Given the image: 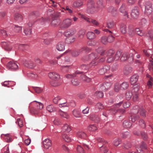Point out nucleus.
Wrapping results in <instances>:
<instances>
[{"label": "nucleus", "instance_id": "obj_14", "mask_svg": "<svg viewBox=\"0 0 153 153\" xmlns=\"http://www.w3.org/2000/svg\"><path fill=\"white\" fill-rule=\"evenodd\" d=\"M76 32V30L74 29H69L65 32L64 35L66 36L69 37L73 36Z\"/></svg>", "mask_w": 153, "mask_h": 153}, {"label": "nucleus", "instance_id": "obj_34", "mask_svg": "<svg viewBox=\"0 0 153 153\" xmlns=\"http://www.w3.org/2000/svg\"><path fill=\"white\" fill-rule=\"evenodd\" d=\"M77 136L78 138L84 139L86 137L87 135L85 132L81 131L77 132Z\"/></svg>", "mask_w": 153, "mask_h": 153}, {"label": "nucleus", "instance_id": "obj_27", "mask_svg": "<svg viewBox=\"0 0 153 153\" xmlns=\"http://www.w3.org/2000/svg\"><path fill=\"white\" fill-rule=\"evenodd\" d=\"M139 117L138 114H133L131 115L129 117V121H131L132 122H134L137 119H139Z\"/></svg>", "mask_w": 153, "mask_h": 153}, {"label": "nucleus", "instance_id": "obj_38", "mask_svg": "<svg viewBox=\"0 0 153 153\" xmlns=\"http://www.w3.org/2000/svg\"><path fill=\"white\" fill-rule=\"evenodd\" d=\"M132 123L128 120L124 121L123 123V127L126 128H128L131 126Z\"/></svg>", "mask_w": 153, "mask_h": 153}, {"label": "nucleus", "instance_id": "obj_20", "mask_svg": "<svg viewBox=\"0 0 153 153\" xmlns=\"http://www.w3.org/2000/svg\"><path fill=\"white\" fill-rule=\"evenodd\" d=\"M126 8V5L125 4H123L120 7L119 10L120 12L124 14V16L126 18H128V16L127 12L125 10Z\"/></svg>", "mask_w": 153, "mask_h": 153}, {"label": "nucleus", "instance_id": "obj_16", "mask_svg": "<svg viewBox=\"0 0 153 153\" xmlns=\"http://www.w3.org/2000/svg\"><path fill=\"white\" fill-rule=\"evenodd\" d=\"M49 77L53 79L58 80L59 79V75L55 72H51L48 74Z\"/></svg>", "mask_w": 153, "mask_h": 153}, {"label": "nucleus", "instance_id": "obj_18", "mask_svg": "<svg viewBox=\"0 0 153 153\" xmlns=\"http://www.w3.org/2000/svg\"><path fill=\"white\" fill-rule=\"evenodd\" d=\"M97 140L99 142H102L103 143V145L100 147V150H102L103 149V152L104 153H106L108 151V149L106 148V146L104 145V143H105V142H103V139L101 138H99L97 139Z\"/></svg>", "mask_w": 153, "mask_h": 153}, {"label": "nucleus", "instance_id": "obj_10", "mask_svg": "<svg viewBox=\"0 0 153 153\" xmlns=\"http://www.w3.org/2000/svg\"><path fill=\"white\" fill-rule=\"evenodd\" d=\"M96 51L97 53V54L94 53L95 55H97L98 57H103L105 53V50L102 47H100L96 49Z\"/></svg>", "mask_w": 153, "mask_h": 153}, {"label": "nucleus", "instance_id": "obj_28", "mask_svg": "<svg viewBox=\"0 0 153 153\" xmlns=\"http://www.w3.org/2000/svg\"><path fill=\"white\" fill-rule=\"evenodd\" d=\"M1 45L5 50L9 51L11 50L12 49V47L8 43H7L5 42H3L2 43Z\"/></svg>", "mask_w": 153, "mask_h": 153}, {"label": "nucleus", "instance_id": "obj_44", "mask_svg": "<svg viewBox=\"0 0 153 153\" xmlns=\"http://www.w3.org/2000/svg\"><path fill=\"white\" fill-rule=\"evenodd\" d=\"M83 2L81 0L76 1L74 3L73 5L74 7H78L83 4Z\"/></svg>", "mask_w": 153, "mask_h": 153}, {"label": "nucleus", "instance_id": "obj_62", "mask_svg": "<svg viewBox=\"0 0 153 153\" xmlns=\"http://www.w3.org/2000/svg\"><path fill=\"white\" fill-rule=\"evenodd\" d=\"M121 87L120 85L118 83H116L114 86V91L116 92L119 91Z\"/></svg>", "mask_w": 153, "mask_h": 153}, {"label": "nucleus", "instance_id": "obj_40", "mask_svg": "<svg viewBox=\"0 0 153 153\" xmlns=\"http://www.w3.org/2000/svg\"><path fill=\"white\" fill-rule=\"evenodd\" d=\"M87 35L88 38L89 39H93L96 37L94 33L92 32H88Z\"/></svg>", "mask_w": 153, "mask_h": 153}, {"label": "nucleus", "instance_id": "obj_39", "mask_svg": "<svg viewBox=\"0 0 153 153\" xmlns=\"http://www.w3.org/2000/svg\"><path fill=\"white\" fill-rule=\"evenodd\" d=\"M85 33V31L84 30H80L77 33L78 37L80 39L83 38Z\"/></svg>", "mask_w": 153, "mask_h": 153}, {"label": "nucleus", "instance_id": "obj_5", "mask_svg": "<svg viewBox=\"0 0 153 153\" xmlns=\"http://www.w3.org/2000/svg\"><path fill=\"white\" fill-rule=\"evenodd\" d=\"M139 11L138 8L137 7H134L131 10V16L132 18L137 19L139 15Z\"/></svg>", "mask_w": 153, "mask_h": 153}, {"label": "nucleus", "instance_id": "obj_57", "mask_svg": "<svg viewBox=\"0 0 153 153\" xmlns=\"http://www.w3.org/2000/svg\"><path fill=\"white\" fill-rule=\"evenodd\" d=\"M114 26V23L113 21H110L107 22V26L108 28H112Z\"/></svg>", "mask_w": 153, "mask_h": 153}, {"label": "nucleus", "instance_id": "obj_41", "mask_svg": "<svg viewBox=\"0 0 153 153\" xmlns=\"http://www.w3.org/2000/svg\"><path fill=\"white\" fill-rule=\"evenodd\" d=\"M62 137L64 141L68 142H70L72 140L71 138L68 135L65 134L62 135Z\"/></svg>", "mask_w": 153, "mask_h": 153}, {"label": "nucleus", "instance_id": "obj_22", "mask_svg": "<svg viewBox=\"0 0 153 153\" xmlns=\"http://www.w3.org/2000/svg\"><path fill=\"white\" fill-rule=\"evenodd\" d=\"M46 109L48 112L51 113L56 111V108L52 104L48 105L46 107Z\"/></svg>", "mask_w": 153, "mask_h": 153}, {"label": "nucleus", "instance_id": "obj_32", "mask_svg": "<svg viewBox=\"0 0 153 153\" xmlns=\"http://www.w3.org/2000/svg\"><path fill=\"white\" fill-rule=\"evenodd\" d=\"M132 71V68L129 66L125 67L123 69V73L124 74L128 75L130 74Z\"/></svg>", "mask_w": 153, "mask_h": 153}, {"label": "nucleus", "instance_id": "obj_2", "mask_svg": "<svg viewBox=\"0 0 153 153\" xmlns=\"http://www.w3.org/2000/svg\"><path fill=\"white\" fill-rule=\"evenodd\" d=\"M72 20L69 18L64 20L60 26V27L62 29H65L70 27L72 25Z\"/></svg>", "mask_w": 153, "mask_h": 153}, {"label": "nucleus", "instance_id": "obj_49", "mask_svg": "<svg viewBox=\"0 0 153 153\" xmlns=\"http://www.w3.org/2000/svg\"><path fill=\"white\" fill-rule=\"evenodd\" d=\"M59 23V20L57 19H54L51 22V25L53 27H56L57 26Z\"/></svg>", "mask_w": 153, "mask_h": 153}, {"label": "nucleus", "instance_id": "obj_51", "mask_svg": "<svg viewBox=\"0 0 153 153\" xmlns=\"http://www.w3.org/2000/svg\"><path fill=\"white\" fill-rule=\"evenodd\" d=\"M71 67L68 65H64L62 66L61 69L63 72H66L68 71L70 69Z\"/></svg>", "mask_w": 153, "mask_h": 153}, {"label": "nucleus", "instance_id": "obj_37", "mask_svg": "<svg viewBox=\"0 0 153 153\" xmlns=\"http://www.w3.org/2000/svg\"><path fill=\"white\" fill-rule=\"evenodd\" d=\"M58 113L60 116L63 117L66 119H68L69 117V115L66 112H63L60 110L58 111Z\"/></svg>", "mask_w": 153, "mask_h": 153}, {"label": "nucleus", "instance_id": "obj_30", "mask_svg": "<svg viewBox=\"0 0 153 153\" xmlns=\"http://www.w3.org/2000/svg\"><path fill=\"white\" fill-rule=\"evenodd\" d=\"M33 102H34V103L33 104V105L35 107H37L39 110L41 109L44 107L43 104L41 102H38L37 101H34Z\"/></svg>", "mask_w": 153, "mask_h": 153}, {"label": "nucleus", "instance_id": "obj_9", "mask_svg": "<svg viewBox=\"0 0 153 153\" xmlns=\"http://www.w3.org/2000/svg\"><path fill=\"white\" fill-rule=\"evenodd\" d=\"M7 67L11 70H16L18 68V66L16 63L13 61H11L7 64Z\"/></svg>", "mask_w": 153, "mask_h": 153}, {"label": "nucleus", "instance_id": "obj_17", "mask_svg": "<svg viewBox=\"0 0 153 153\" xmlns=\"http://www.w3.org/2000/svg\"><path fill=\"white\" fill-rule=\"evenodd\" d=\"M146 149V144L144 143L143 142L142 143L140 147L137 148V151L138 153H143V150Z\"/></svg>", "mask_w": 153, "mask_h": 153}, {"label": "nucleus", "instance_id": "obj_7", "mask_svg": "<svg viewBox=\"0 0 153 153\" xmlns=\"http://www.w3.org/2000/svg\"><path fill=\"white\" fill-rule=\"evenodd\" d=\"M134 110L137 109L138 112L137 114H140V115L143 117L146 116L145 111L142 107H139L136 105L134 108Z\"/></svg>", "mask_w": 153, "mask_h": 153}, {"label": "nucleus", "instance_id": "obj_64", "mask_svg": "<svg viewBox=\"0 0 153 153\" xmlns=\"http://www.w3.org/2000/svg\"><path fill=\"white\" fill-rule=\"evenodd\" d=\"M71 83L73 85L75 86L78 85L79 83V82L78 80L76 79H72L71 81Z\"/></svg>", "mask_w": 153, "mask_h": 153}, {"label": "nucleus", "instance_id": "obj_23", "mask_svg": "<svg viewBox=\"0 0 153 153\" xmlns=\"http://www.w3.org/2000/svg\"><path fill=\"white\" fill-rule=\"evenodd\" d=\"M110 69V67L108 66H105L101 68L99 71V73L100 74L103 75L106 73Z\"/></svg>", "mask_w": 153, "mask_h": 153}, {"label": "nucleus", "instance_id": "obj_21", "mask_svg": "<svg viewBox=\"0 0 153 153\" xmlns=\"http://www.w3.org/2000/svg\"><path fill=\"white\" fill-rule=\"evenodd\" d=\"M138 78V76L136 74L132 75L130 79V83L132 85L135 84L137 82Z\"/></svg>", "mask_w": 153, "mask_h": 153}, {"label": "nucleus", "instance_id": "obj_19", "mask_svg": "<svg viewBox=\"0 0 153 153\" xmlns=\"http://www.w3.org/2000/svg\"><path fill=\"white\" fill-rule=\"evenodd\" d=\"M65 43L63 42H59L56 45V48L57 50L59 51H62L64 50L65 49Z\"/></svg>", "mask_w": 153, "mask_h": 153}, {"label": "nucleus", "instance_id": "obj_13", "mask_svg": "<svg viewBox=\"0 0 153 153\" xmlns=\"http://www.w3.org/2000/svg\"><path fill=\"white\" fill-rule=\"evenodd\" d=\"M23 64L24 66L30 68H33L34 67L32 61L29 60H25Z\"/></svg>", "mask_w": 153, "mask_h": 153}, {"label": "nucleus", "instance_id": "obj_8", "mask_svg": "<svg viewBox=\"0 0 153 153\" xmlns=\"http://www.w3.org/2000/svg\"><path fill=\"white\" fill-rule=\"evenodd\" d=\"M123 102H120L118 103H117L115 107L114 110H113L112 109L111 110L112 111V113L113 114H114L117 112H120L122 113H124L125 112V110L124 109H119L118 108L120 107L122 104Z\"/></svg>", "mask_w": 153, "mask_h": 153}, {"label": "nucleus", "instance_id": "obj_45", "mask_svg": "<svg viewBox=\"0 0 153 153\" xmlns=\"http://www.w3.org/2000/svg\"><path fill=\"white\" fill-rule=\"evenodd\" d=\"M79 14L80 16V17L81 18L84 19L88 23H91V20L92 19L89 18L86 16L85 15L81 14V13H79Z\"/></svg>", "mask_w": 153, "mask_h": 153}, {"label": "nucleus", "instance_id": "obj_58", "mask_svg": "<svg viewBox=\"0 0 153 153\" xmlns=\"http://www.w3.org/2000/svg\"><path fill=\"white\" fill-rule=\"evenodd\" d=\"M24 32L26 35L29 36L31 34V30L30 29H26L24 30Z\"/></svg>", "mask_w": 153, "mask_h": 153}, {"label": "nucleus", "instance_id": "obj_56", "mask_svg": "<svg viewBox=\"0 0 153 153\" xmlns=\"http://www.w3.org/2000/svg\"><path fill=\"white\" fill-rule=\"evenodd\" d=\"M139 85L138 84H136L133 86V92L135 93H137L139 91Z\"/></svg>", "mask_w": 153, "mask_h": 153}, {"label": "nucleus", "instance_id": "obj_1", "mask_svg": "<svg viewBox=\"0 0 153 153\" xmlns=\"http://www.w3.org/2000/svg\"><path fill=\"white\" fill-rule=\"evenodd\" d=\"M102 0H98L97 2V6L95 7L92 1L88 2L87 4V11L88 13H93L99 11H101L104 8Z\"/></svg>", "mask_w": 153, "mask_h": 153}, {"label": "nucleus", "instance_id": "obj_46", "mask_svg": "<svg viewBox=\"0 0 153 153\" xmlns=\"http://www.w3.org/2000/svg\"><path fill=\"white\" fill-rule=\"evenodd\" d=\"M80 79L83 81H85L87 82H89L91 80V79L87 77L85 75H82L80 76Z\"/></svg>", "mask_w": 153, "mask_h": 153}, {"label": "nucleus", "instance_id": "obj_59", "mask_svg": "<svg viewBox=\"0 0 153 153\" xmlns=\"http://www.w3.org/2000/svg\"><path fill=\"white\" fill-rule=\"evenodd\" d=\"M89 66L85 65H82L80 66V68L83 71H87L89 68Z\"/></svg>", "mask_w": 153, "mask_h": 153}, {"label": "nucleus", "instance_id": "obj_48", "mask_svg": "<svg viewBox=\"0 0 153 153\" xmlns=\"http://www.w3.org/2000/svg\"><path fill=\"white\" fill-rule=\"evenodd\" d=\"M126 27L125 25L122 24L120 25V31L121 32L123 33H126Z\"/></svg>", "mask_w": 153, "mask_h": 153}, {"label": "nucleus", "instance_id": "obj_54", "mask_svg": "<svg viewBox=\"0 0 153 153\" xmlns=\"http://www.w3.org/2000/svg\"><path fill=\"white\" fill-rule=\"evenodd\" d=\"M101 41V42L104 45L106 44L109 42L108 40L107 39V37L106 36H104L102 37Z\"/></svg>", "mask_w": 153, "mask_h": 153}, {"label": "nucleus", "instance_id": "obj_6", "mask_svg": "<svg viewBox=\"0 0 153 153\" xmlns=\"http://www.w3.org/2000/svg\"><path fill=\"white\" fill-rule=\"evenodd\" d=\"M34 103V102H32L30 104L29 106L30 110L32 114H38L40 112L38 108H36L33 105V104Z\"/></svg>", "mask_w": 153, "mask_h": 153}, {"label": "nucleus", "instance_id": "obj_60", "mask_svg": "<svg viewBox=\"0 0 153 153\" xmlns=\"http://www.w3.org/2000/svg\"><path fill=\"white\" fill-rule=\"evenodd\" d=\"M121 87L123 89H127L128 86V84L127 82H123L121 85H120Z\"/></svg>", "mask_w": 153, "mask_h": 153}, {"label": "nucleus", "instance_id": "obj_53", "mask_svg": "<svg viewBox=\"0 0 153 153\" xmlns=\"http://www.w3.org/2000/svg\"><path fill=\"white\" fill-rule=\"evenodd\" d=\"M75 39V38L73 36L68 37L66 40L68 43H71L74 42Z\"/></svg>", "mask_w": 153, "mask_h": 153}, {"label": "nucleus", "instance_id": "obj_55", "mask_svg": "<svg viewBox=\"0 0 153 153\" xmlns=\"http://www.w3.org/2000/svg\"><path fill=\"white\" fill-rule=\"evenodd\" d=\"M121 55V52L120 51H118L117 52L114 56V60H117L119 59L120 56Z\"/></svg>", "mask_w": 153, "mask_h": 153}, {"label": "nucleus", "instance_id": "obj_42", "mask_svg": "<svg viewBox=\"0 0 153 153\" xmlns=\"http://www.w3.org/2000/svg\"><path fill=\"white\" fill-rule=\"evenodd\" d=\"M62 131H70L71 130V128L67 124H65L62 128Z\"/></svg>", "mask_w": 153, "mask_h": 153}, {"label": "nucleus", "instance_id": "obj_11", "mask_svg": "<svg viewBox=\"0 0 153 153\" xmlns=\"http://www.w3.org/2000/svg\"><path fill=\"white\" fill-rule=\"evenodd\" d=\"M50 20V18L49 17L47 18L44 19L43 17L41 18H38L37 19L35 20L36 23L37 24H40L43 25L44 24L45 21H49Z\"/></svg>", "mask_w": 153, "mask_h": 153}, {"label": "nucleus", "instance_id": "obj_29", "mask_svg": "<svg viewBox=\"0 0 153 153\" xmlns=\"http://www.w3.org/2000/svg\"><path fill=\"white\" fill-rule=\"evenodd\" d=\"M59 79H53L50 82V84L53 86H57L61 84V82L59 81Z\"/></svg>", "mask_w": 153, "mask_h": 153}, {"label": "nucleus", "instance_id": "obj_25", "mask_svg": "<svg viewBox=\"0 0 153 153\" xmlns=\"http://www.w3.org/2000/svg\"><path fill=\"white\" fill-rule=\"evenodd\" d=\"M103 30L107 32H109L110 33V34L109 35L108 37H107L109 42H113L114 40V38L112 35H111L112 33V32L107 29H104Z\"/></svg>", "mask_w": 153, "mask_h": 153}, {"label": "nucleus", "instance_id": "obj_12", "mask_svg": "<svg viewBox=\"0 0 153 153\" xmlns=\"http://www.w3.org/2000/svg\"><path fill=\"white\" fill-rule=\"evenodd\" d=\"M44 147L46 149H48L51 147L52 143L51 141L49 139H45L43 142Z\"/></svg>", "mask_w": 153, "mask_h": 153}, {"label": "nucleus", "instance_id": "obj_33", "mask_svg": "<svg viewBox=\"0 0 153 153\" xmlns=\"http://www.w3.org/2000/svg\"><path fill=\"white\" fill-rule=\"evenodd\" d=\"M14 19L19 22H21L23 19V16L19 13H16L14 16Z\"/></svg>", "mask_w": 153, "mask_h": 153}, {"label": "nucleus", "instance_id": "obj_24", "mask_svg": "<svg viewBox=\"0 0 153 153\" xmlns=\"http://www.w3.org/2000/svg\"><path fill=\"white\" fill-rule=\"evenodd\" d=\"M73 116L76 118L81 117V114L80 111L77 109H75L72 111Z\"/></svg>", "mask_w": 153, "mask_h": 153}, {"label": "nucleus", "instance_id": "obj_4", "mask_svg": "<svg viewBox=\"0 0 153 153\" xmlns=\"http://www.w3.org/2000/svg\"><path fill=\"white\" fill-rule=\"evenodd\" d=\"M145 6V14L147 16H149L151 13L152 11V4L150 2H147L146 3Z\"/></svg>", "mask_w": 153, "mask_h": 153}, {"label": "nucleus", "instance_id": "obj_26", "mask_svg": "<svg viewBox=\"0 0 153 153\" xmlns=\"http://www.w3.org/2000/svg\"><path fill=\"white\" fill-rule=\"evenodd\" d=\"M108 11L113 16H115L117 14V9L112 6L109 7L108 9Z\"/></svg>", "mask_w": 153, "mask_h": 153}, {"label": "nucleus", "instance_id": "obj_50", "mask_svg": "<svg viewBox=\"0 0 153 153\" xmlns=\"http://www.w3.org/2000/svg\"><path fill=\"white\" fill-rule=\"evenodd\" d=\"M128 53L127 52H125L123 54L121 57L120 59L122 61H124L126 60L128 58Z\"/></svg>", "mask_w": 153, "mask_h": 153}, {"label": "nucleus", "instance_id": "obj_52", "mask_svg": "<svg viewBox=\"0 0 153 153\" xmlns=\"http://www.w3.org/2000/svg\"><path fill=\"white\" fill-rule=\"evenodd\" d=\"M88 130L90 131H94L97 129V128L94 125H91L88 128Z\"/></svg>", "mask_w": 153, "mask_h": 153}, {"label": "nucleus", "instance_id": "obj_35", "mask_svg": "<svg viewBox=\"0 0 153 153\" xmlns=\"http://www.w3.org/2000/svg\"><path fill=\"white\" fill-rule=\"evenodd\" d=\"M111 83H104L103 85L101 86V89L103 91H105L111 87Z\"/></svg>", "mask_w": 153, "mask_h": 153}, {"label": "nucleus", "instance_id": "obj_3", "mask_svg": "<svg viewBox=\"0 0 153 153\" xmlns=\"http://www.w3.org/2000/svg\"><path fill=\"white\" fill-rule=\"evenodd\" d=\"M95 56V58L91 59V60L92 61L90 63V65L91 66L96 65L98 64L99 62H102L105 60V58L103 57H98L97 55H96Z\"/></svg>", "mask_w": 153, "mask_h": 153}, {"label": "nucleus", "instance_id": "obj_31", "mask_svg": "<svg viewBox=\"0 0 153 153\" xmlns=\"http://www.w3.org/2000/svg\"><path fill=\"white\" fill-rule=\"evenodd\" d=\"M90 119L96 123H98L100 120V118L99 117L95 114L91 115L90 116Z\"/></svg>", "mask_w": 153, "mask_h": 153}, {"label": "nucleus", "instance_id": "obj_15", "mask_svg": "<svg viewBox=\"0 0 153 153\" xmlns=\"http://www.w3.org/2000/svg\"><path fill=\"white\" fill-rule=\"evenodd\" d=\"M95 56L94 53H93L87 56H84L82 58V60L84 61L91 60V59L95 58Z\"/></svg>", "mask_w": 153, "mask_h": 153}, {"label": "nucleus", "instance_id": "obj_47", "mask_svg": "<svg viewBox=\"0 0 153 153\" xmlns=\"http://www.w3.org/2000/svg\"><path fill=\"white\" fill-rule=\"evenodd\" d=\"M82 52L80 51V49L73 51L71 52V55L73 56L76 57L78 56Z\"/></svg>", "mask_w": 153, "mask_h": 153}, {"label": "nucleus", "instance_id": "obj_61", "mask_svg": "<svg viewBox=\"0 0 153 153\" xmlns=\"http://www.w3.org/2000/svg\"><path fill=\"white\" fill-rule=\"evenodd\" d=\"M77 150L79 153H84V151L83 148L80 145H77Z\"/></svg>", "mask_w": 153, "mask_h": 153}, {"label": "nucleus", "instance_id": "obj_43", "mask_svg": "<svg viewBox=\"0 0 153 153\" xmlns=\"http://www.w3.org/2000/svg\"><path fill=\"white\" fill-rule=\"evenodd\" d=\"M48 3L49 4L48 5L50 6L53 7L54 8H56L58 4L52 0H49Z\"/></svg>", "mask_w": 153, "mask_h": 153}, {"label": "nucleus", "instance_id": "obj_63", "mask_svg": "<svg viewBox=\"0 0 153 153\" xmlns=\"http://www.w3.org/2000/svg\"><path fill=\"white\" fill-rule=\"evenodd\" d=\"M33 89L35 91V92L38 94L41 93L42 91V89L38 87H33Z\"/></svg>", "mask_w": 153, "mask_h": 153}, {"label": "nucleus", "instance_id": "obj_36", "mask_svg": "<svg viewBox=\"0 0 153 153\" xmlns=\"http://www.w3.org/2000/svg\"><path fill=\"white\" fill-rule=\"evenodd\" d=\"M114 53L115 52L112 49L109 50L107 52H105V53L103 57H104L105 59L106 56H112L113 55Z\"/></svg>", "mask_w": 153, "mask_h": 153}]
</instances>
